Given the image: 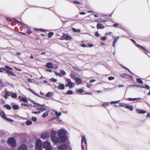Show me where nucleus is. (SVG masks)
<instances>
[{
  "mask_svg": "<svg viewBox=\"0 0 150 150\" xmlns=\"http://www.w3.org/2000/svg\"><path fill=\"white\" fill-rule=\"evenodd\" d=\"M57 134L60 143L64 142L68 139L66 131L64 129L62 128L59 130L57 132Z\"/></svg>",
  "mask_w": 150,
  "mask_h": 150,
  "instance_id": "nucleus-1",
  "label": "nucleus"
},
{
  "mask_svg": "<svg viewBox=\"0 0 150 150\" xmlns=\"http://www.w3.org/2000/svg\"><path fill=\"white\" fill-rule=\"evenodd\" d=\"M8 143L10 144L12 147H14L16 146V142L15 139L12 137H9L8 140Z\"/></svg>",
  "mask_w": 150,
  "mask_h": 150,
  "instance_id": "nucleus-2",
  "label": "nucleus"
},
{
  "mask_svg": "<svg viewBox=\"0 0 150 150\" xmlns=\"http://www.w3.org/2000/svg\"><path fill=\"white\" fill-rule=\"evenodd\" d=\"M57 148L59 150H65L67 149L68 146L67 144H64L60 145Z\"/></svg>",
  "mask_w": 150,
  "mask_h": 150,
  "instance_id": "nucleus-3",
  "label": "nucleus"
},
{
  "mask_svg": "<svg viewBox=\"0 0 150 150\" xmlns=\"http://www.w3.org/2000/svg\"><path fill=\"white\" fill-rule=\"evenodd\" d=\"M131 40L134 44L137 47L142 48L144 51H145L146 52H149V51L146 50L144 47L136 43V41L134 40H133L132 39H131Z\"/></svg>",
  "mask_w": 150,
  "mask_h": 150,
  "instance_id": "nucleus-4",
  "label": "nucleus"
},
{
  "mask_svg": "<svg viewBox=\"0 0 150 150\" xmlns=\"http://www.w3.org/2000/svg\"><path fill=\"white\" fill-rule=\"evenodd\" d=\"M42 147L43 148L49 149L52 148L50 143L47 142H44L43 143Z\"/></svg>",
  "mask_w": 150,
  "mask_h": 150,
  "instance_id": "nucleus-5",
  "label": "nucleus"
},
{
  "mask_svg": "<svg viewBox=\"0 0 150 150\" xmlns=\"http://www.w3.org/2000/svg\"><path fill=\"white\" fill-rule=\"evenodd\" d=\"M42 144L41 141L40 139L38 140L36 142L35 145V148L38 149L42 148Z\"/></svg>",
  "mask_w": 150,
  "mask_h": 150,
  "instance_id": "nucleus-6",
  "label": "nucleus"
},
{
  "mask_svg": "<svg viewBox=\"0 0 150 150\" xmlns=\"http://www.w3.org/2000/svg\"><path fill=\"white\" fill-rule=\"evenodd\" d=\"M5 68L1 67L0 69V72H3V71H6L7 69L9 70H12V68L8 66H5Z\"/></svg>",
  "mask_w": 150,
  "mask_h": 150,
  "instance_id": "nucleus-7",
  "label": "nucleus"
},
{
  "mask_svg": "<svg viewBox=\"0 0 150 150\" xmlns=\"http://www.w3.org/2000/svg\"><path fill=\"white\" fill-rule=\"evenodd\" d=\"M55 88H57L59 90H63L65 89V87L64 84L59 83V86L58 87L55 86Z\"/></svg>",
  "mask_w": 150,
  "mask_h": 150,
  "instance_id": "nucleus-8",
  "label": "nucleus"
},
{
  "mask_svg": "<svg viewBox=\"0 0 150 150\" xmlns=\"http://www.w3.org/2000/svg\"><path fill=\"white\" fill-rule=\"evenodd\" d=\"M59 139L57 136L51 137V139L52 141L54 144L57 143L59 142Z\"/></svg>",
  "mask_w": 150,
  "mask_h": 150,
  "instance_id": "nucleus-9",
  "label": "nucleus"
},
{
  "mask_svg": "<svg viewBox=\"0 0 150 150\" xmlns=\"http://www.w3.org/2000/svg\"><path fill=\"white\" fill-rule=\"evenodd\" d=\"M18 150H27V148L26 145L22 144L18 148Z\"/></svg>",
  "mask_w": 150,
  "mask_h": 150,
  "instance_id": "nucleus-10",
  "label": "nucleus"
},
{
  "mask_svg": "<svg viewBox=\"0 0 150 150\" xmlns=\"http://www.w3.org/2000/svg\"><path fill=\"white\" fill-rule=\"evenodd\" d=\"M74 80L76 81L77 85H79V84L82 83V80L77 77L74 78Z\"/></svg>",
  "mask_w": 150,
  "mask_h": 150,
  "instance_id": "nucleus-11",
  "label": "nucleus"
},
{
  "mask_svg": "<svg viewBox=\"0 0 150 150\" xmlns=\"http://www.w3.org/2000/svg\"><path fill=\"white\" fill-rule=\"evenodd\" d=\"M49 136L48 134L47 133H43L40 136L41 138L43 139H46Z\"/></svg>",
  "mask_w": 150,
  "mask_h": 150,
  "instance_id": "nucleus-12",
  "label": "nucleus"
},
{
  "mask_svg": "<svg viewBox=\"0 0 150 150\" xmlns=\"http://www.w3.org/2000/svg\"><path fill=\"white\" fill-rule=\"evenodd\" d=\"M9 70H9L8 69H7V70L6 71V73L9 75L16 76V74H14L13 72L10 71Z\"/></svg>",
  "mask_w": 150,
  "mask_h": 150,
  "instance_id": "nucleus-13",
  "label": "nucleus"
},
{
  "mask_svg": "<svg viewBox=\"0 0 150 150\" xmlns=\"http://www.w3.org/2000/svg\"><path fill=\"white\" fill-rule=\"evenodd\" d=\"M136 111H137V113L139 114H142L146 113V111L142 110H140L139 109H137L136 110Z\"/></svg>",
  "mask_w": 150,
  "mask_h": 150,
  "instance_id": "nucleus-14",
  "label": "nucleus"
},
{
  "mask_svg": "<svg viewBox=\"0 0 150 150\" xmlns=\"http://www.w3.org/2000/svg\"><path fill=\"white\" fill-rule=\"evenodd\" d=\"M68 85H69V87L70 88H73V85H75L74 83H73L71 81V80L70 79L68 80Z\"/></svg>",
  "mask_w": 150,
  "mask_h": 150,
  "instance_id": "nucleus-15",
  "label": "nucleus"
},
{
  "mask_svg": "<svg viewBox=\"0 0 150 150\" xmlns=\"http://www.w3.org/2000/svg\"><path fill=\"white\" fill-rule=\"evenodd\" d=\"M46 67L48 68H52L53 67V64L51 62H48L46 64Z\"/></svg>",
  "mask_w": 150,
  "mask_h": 150,
  "instance_id": "nucleus-16",
  "label": "nucleus"
},
{
  "mask_svg": "<svg viewBox=\"0 0 150 150\" xmlns=\"http://www.w3.org/2000/svg\"><path fill=\"white\" fill-rule=\"evenodd\" d=\"M57 132L56 131L52 130L51 132V137H54L56 136Z\"/></svg>",
  "mask_w": 150,
  "mask_h": 150,
  "instance_id": "nucleus-17",
  "label": "nucleus"
},
{
  "mask_svg": "<svg viewBox=\"0 0 150 150\" xmlns=\"http://www.w3.org/2000/svg\"><path fill=\"white\" fill-rule=\"evenodd\" d=\"M37 110H40L42 112H43L45 111H46L47 109L45 107L44 108H37Z\"/></svg>",
  "mask_w": 150,
  "mask_h": 150,
  "instance_id": "nucleus-18",
  "label": "nucleus"
},
{
  "mask_svg": "<svg viewBox=\"0 0 150 150\" xmlns=\"http://www.w3.org/2000/svg\"><path fill=\"white\" fill-rule=\"evenodd\" d=\"M54 93L52 92H50L47 93L45 95V96L47 97H51L53 96Z\"/></svg>",
  "mask_w": 150,
  "mask_h": 150,
  "instance_id": "nucleus-19",
  "label": "nucleus"
},
{
  "mask_svg": "<svg viewBox=\"0 0 150 150\" xmlns=\"http://www.w3.org/2000/svg\"><path fill=\"white\" fill-rule=\"evenodd\" d=\"M140 99H141L140 98H127V100L129 101H134L136 100Z\"/></svg>",
  "mask_w": 150,
  "mask_h": 150,
  "instance_id": "nucleus-20",
  "label": "nucleus"
},
{
  "mask_svg": "<svg viewBox=\"0 0 150 150\" xmlns=\"http://www.w3.org/2000/svg\"><path fill=\"white\" fill-rule=\"evenodd\" d=\"M125 108L129 109L131 111H132L133 110V107L132 106L129 105L127 104L126 105Z\"/></svg>",
  "mask_w": 150,
  "mask_h": 150,
  "instance_id": "nucleus-21",
  "label": "nucleus"
},
{
  "mask_svg": "<svg viewBox=\"0 0 150 150\" xmlns=\"http://www.w3.org/2000/svg\"><path fill=\"white\" fill-rule=\"evenodd\" d=\"M49 112V111L44 112L42 115V117H43V118H45L46 117H47L48 116Z\"/></svg>",
  "mask_w": 150,
  "mask_h": 150,
  "instance_id": "nucleus-22",
  "label": "nucleus"
},
{
  "mask_svg": "<svg viewBox=\"0 0 150 150\" xmlns=\"http://www.w3.org/2000/svg\"><path fill=\"white\" fill-rule=\"evenodd\" d=\"M0 115L4 119H5L6 117L5 116V114L4 112L3 111H1L0 112Z\"/></svg>",
  "mask_w": 150,
  "mask_h": 150,
  "instance_id": "nucleus-23",
  "label": "nucleus"
},
{
  "mask_svg": "<svg viewBox=\"0 0 150 150\" xmlns=\"http://www.w3.org/2000/svg\"><path fill=\"white\" fill-rule=\"evenodd\" d=\"M84 141L85 143L86 144H87V141L85 137L84 136L82 137V140H81V144H82L83 143V141Z\"/></svg>",
  "mask_w": 150,
  "mask_h": 150,
  "instance_id": "nucleus-24",
  "label": "nucleus"
},
{
  "mask_svg": "<svg viewBox=\"0 0 150 150\" xmlns=\"http://www.w3.org/2000/svg\"><path fill=\"white\" fill-rule=\"evenodd\" d=\"M72 39V38L70 36L68 35L66 36L65 38V39L67 40H71Z\"/></svg>",
  "mask_w": 150,
  "mask_h": 150,
  "instance_id": "nucleus-25",
  "label": "nucleus"
},
{
  "mask_svg": "<svg viewBox=\"0 0 150 150\" xmlns=\"http://www.w3.org/2000/svg\"><path fill=\"white\" fill-rule=\"evenodd\" d=\"M32 123V121L30 120H28L25 122V124L27 125H31Z\"/></svg>",
  "mask_w": 150,
  "mask_h": 150,
  "instance_id": "nucleus-26",
  "label": "nucleus"
},
{
  "mask_svg": "<svg viewBox=\"0 0 150 150\" xmlns=\"http://www.w3.org/2000/svg\"><path fill=\"white\" fill-rule=\"evenodd\" d=\"M137 82L140 84H143V81L139 78H136Z\"/></svg>",
  "mask_w": 150,
  "mask_h": 150,
  "instance_id": "nucleus-27",
  "label": "nucleus"
},
{
  "mask_svg": "<svg viewBox=\"0 0 150 150\" xmlns=\"http://www.w3.org/2000/svg\"><path fill=\"white\" fill-rule=\"evenodd\" d=\"M142 88H146L148 90H149L150 89V86L147 84H145L144 86H142Z\"/></svg>",
  "mask_w": 150,
  "mask_h": 150,
  "instance_id": "nucleus-28",
  "label": "nucleus"
},
{
  "mask_svg": "<svg viewBox=\"0 0 150 150\" xmlns=\"http://www.w3.org/2000/svg\"><path fill=\"white\" fill-rule=\"evenodd\" d=\"M12 108H13V109L14 110H16L18 109L19 108V106L18 105H13L12 106Z\"/></svg>",
  "mask_w": 150,
  "mask_h": 150,
  "instance_id": "nucleus-29",
  "label": "nucleus"
},
{
  "mask_svg": "<svg viewBox=\"0 0 150 150\" xmlns=\"http://www.w3.org/2000/svg\"><path fill=\"white\" fill-rule=\"evenodd\" d=\"M4 107L6 108V109L8 110H10L11 109V106L10 105L7 104H6L5 105H4Z\"/></svg>",
  "mask_w": 150,
  "mask_h": 150,
  "instance_id": "nucleus-30",
  "label": "nucleus"
},
{
  "mask_svg": "<svg viewBox=\"0 0 150 150\" xmlns=\"http://www.w3.org/2000/svg\"><path fill=\"white\" fill-rule=\"evenodd\" d=\"M96 21L99 22H107V21L106 20H104L100 18L99 19L98 21Z\"/></svg>",
  "mask_w": 150,
  "mask_h": 150,
  "instance_id": "nucleus-31",
  "label": "nucleus"
},
{
  "mask_svg": "<svg viewBox=\"0 0 150 150\" xmlns=\"http://www.w3.org/2000/svg\"><path fill=\"white\" fill-rule=\"evenodd\" d=\"M142 86H140V85H137V84H134V85H131L130 86H129V87H130V86L136 87H137L141 88H142Z\"/></svg>",
  "mask_w": 150,
  "mask_h": 150,
  "instance_id": "nucleus-32",
  "label": "nucleus"
},
{
  "mask_svg": "<svg viewBox=\"0 0 150 150\" xmlns=\"http://www.w3.org/2000/svg\"><path fill=\"white\" fill-rule=\"evenodd\" d=\"M55 115L57 117H59L62 115V113L61 112H58L57 111L55 112Z\"/></svg>",
  "mask_w": 150,
  "mask_h": 150,
  "instance_id": "nucleus-33",
  "label": "nucleus"
},
{
  "mask_svg": "<svg viewBox=\"0 0 150 150\" xmlns=\"http://www.w3.org/2000/svg\"><path fill=\"white\" fill-rule=\"evenodd\" d=\"M54 34V33L53 32H49L48 34V37L49 38H50Z\"/></svg>",
  "mask_w": 150,
  "mask_h": 150,
  "instance_id": "nucleus-34",
  "label": "nucleus"
},
{
  "mask_svg": "<svg viewBox=\"0 0 150 150\" xmlns=\"http://www.w3.org/2000/svg\"><path fill=\"white\" fill-rule=\"evenodd\" d=\"M13 20L16 22H17L18 23H20V24L22 25H24L26 26H27V25L23 23L20 21H19L17 20L16 19H13Z\"/></svg>",
  "mask_w": 150,
  "mask_h": 150,
  "instance_id": "nucleus-35",
  "label": "nucleus"
},
{
  "mask_svg": "<svg viewBox=\"0 0 150 150\" xmlns=\"http://www.w3.org/2000/svg\"><path fill=\"white\" fill-rule=\"evenodd\" d=\"M102 25L100 23H98L97 25V28L98 29H101Z\"/></svg>",
  "mask_w": 150,
  "mask_h": 150,
  "instance_id": "nucleus-36",
  "label": "nucleus"
},
{
  "mask_svg": "<svg viewBox=\"0 0 150 150\" xmlns=\"http://www.w3.org/2000/svg\"><path fill=\"white\" fill-rule=\"evenodd\" d=\"M73 93V92L71 90H69L66 93H65V94L68 95H71Z\"/></svg>",
  "mask_w": 150,
  "mask_h": 150,
  "instance_id": "nucleus-37",
  "label": "nucleus"
},
{
  "mask_svg": "<svg viewBox=\"0 0 150 150\" xmlns=\"http://www.w3.org/2000/svg\"><path fill=\"white\" fill-rule=\"evenodd\" d=\"M73 68L75 70H77L78 71H81V69L77 67H73Z\"/></svg>",
  "mask_w": 150,
  "mask_h": 150,
  "instance_id": "nucleus-38",
  "label": "nucleus"
},
{
  "mask_svg": "<svg viewBox=\"0 0 150 150\" xmlns=\"http://www.w3.org/2000/svg\"><path fill=\"white\" fill-rule=\"evenodd\" d=\"M30 92L32 93H33V94H34V95H35L36 96L38 97H40V98H41V96L38 95V94H37V93H36L35 92H34L32 90H31L30 91Z\"/></svg>",
  "mask_w": 150,
  "mask_h": 150,
  "instance_id": "nucleus-39",
  "label": "nucleus"
},
{
  "mask_svg": "<svg viewBox=\"0 0 150 150\" xmlns=\"http://www.w3.org/2000/svg\"><path fill=\"white\" fill-rule=\"evenodd\" d=\"M60 73L62 75L65 76L66 74V72L63 70H60Z\"/></svg>",
  "mask_w": 150,
  "mask_h": 150,
  "instance_id": "nucleus-40",
  "label": "nucleus"
},
{
  "mask_svg": "<svg viewBox=\"0 0 150 150\" xmlns=\"http://www.w3.org/2000/svg\"><path fill=\"white\" fill-rule=\"evenodd\" d=\"M32 121L34 122H36L37 120V119L36 117H32L31 118Z\"/></svg>",
  "mask_w": 150,
  "mask_h": 150,
  "instance_id": "nucleus-41",
  "label": "nucleus"
},
{
  "mask_svg": "<svg viewBox=\"0 0 150 150\" xmlns=\"http://www.w3.org/2000/svg\"><path fill=\"white\" fill-rule=\"evenodd\" d=\"M21 101H23L24 102H28V100L27 99L23 97L21 99Z\"/></svg>",
  "mask_w": 150,
  "mask_h": 150,
  "instance_id": "nucleus-42",
  "label": "nucleus"
},
{
  "mask_svg": "<svg viewBox=\"0 0 150 150\" xmlns=\"http://www.w3.org/2000/svg\"><path fill=\"white\" fill-rule=\"evenodd\" d=\"M37 105L40 107V108H44L46 107L45 105L44 104L41 105L39 103H38L37 104Z\"/></svg>",
  "mask_w": 150,
  "mask_h": 150,
  "instance_id": "nucleus-43",
  "label": "nucleus"
},
{
  "mask_svg": "<svg viewBox=\"0 0 150 150\" xmlns=\"http://www.w3.org/2000/svg\"><path fill=\"white\" fill-rule=\"evenodd\" d=\"M11 96L13 98H15L17 97V95L16 93H13L11 94Z\"/></svg>",
  "mask_w": 150,
  "mask_h": 150,
  "instance_id": "nucleus-44",
  "label": "nucleus"
},
{
  "mask_svg": "<svg viewBox=\"0 0 150 150\" xmlns=\"http://www.w3.org/2000/svg\"><path fill=\"white\" fill-rule=\"evenodd\" d=\"M5 119H6V120H8V121L10 122H13V120L9 119L8 118H7L6 117V118Z\"/></svg>",
  "mask_w": 150,
  "mask_h": 150,
  "instance_id": "nucleus-45",
  "label": "nucleus"
},
{
  "mask_svg": "<svg viewBox=\"0 0 150 150\" xmlns=\"http://www.w3.org/2000/svg\"><path fill=\"white\" fill-rule=\"evenodd\" d=\"M84 90L82 89H79L78 90V92L79 93H81L83 92Z\"/></svg>",
  "mask_w": 150,
  "mask_h": 150,
  "instance_id": "nucleus-46",
  "label": "nucleus"
},
{
  "mask_svg": "<svg viewBox=\"0 0 150 150\" xmlns=\"http://www.w3.org/2000/svg\"><path fill=\"white\" fill-rule=\"evenodd\" d=\"M50 80H51L52 81L55 82H56L57 81V79L53 78H52L51 79H50Z\"/></svg>",
  "mask_w": 150,
  "mask_h": 150,
  "instance_id": "nucleus-47",
  "label": "nucleus"
},
{
  "mask_svg": "<svg viewBox=\"0 0 150 150\" xmlns=\"http://www.w3.org/2000/svg\"><path fill=\"white\" fill-rule=\"evenodd\" d=\"M127 104H124L122 103H120V106L125 108L126 105Z\"/></svg>",
  "mask_w": 150,
  "mask_h": 150,
  "instance_id": "nucleus-48",
  "label": "nucleus"
},
{
  "mask_svg": "<svg viewBox=\"0 0 150 150\" xmlns=\"http://www.w3.org/2000/svg\"><path fill=\"white\" fill-rule=\"evenodd\" d=\"M106 37L105 36H103L101 38V40L103 41H105L106 39Z\"/></svg>",
  "mask_w": 150,
  "mask_h": 150,
  "instance_id": "nucleus-49",
  "label": "nucleus"
},
{
  "mask_svg": "<svg viewBox=\"0 0 150 150\" xmlns=\"http://www.w3.org/2000/svg\"><path fill=\"white\" fill-rule=\"evenodd\" d=\"M108 79L109 80L111 81V80H114L115 79V78L112 76H110L108 78Z\"/></svg>",
  "mask_w": 150,
  "mask_h": 150,
  "instance_id": "nucleus-50",
  "label": "nucleus"
},
{
  "mask_svg": "<svg viewBox=\"0 0 150 150\" xmlns=\"http://www.w3.org/2000/svg\"><path fill=\"white\" fill-rule=\"evenodd\" d=\"M41 112L40 111H34V112H33L32 113H34L35 114L38 115L39 113Z\"/></svg>",
  "mask_w": 150,
  "mask_h": 150,
  "instance_id": "nucleus-51",
  "label": "nucleus"
},
{
  "mask_svg": "<svg viewBox=\"0 0 150 150\" xmlns=\"http://www.w3.org/2000/svg\"><path fill=\"white\" fill-rule=\"evenodd\" d=\"M120 100H117V101H112L111 102H110V103L111 104H114V103H118L119 102H120Z\"/></svg>",
  "mask_w": 150,
  "mask_h": 150,
  "instance_id": "nucleus-52",
  "label": "nucleus"
},
{
  "mask_svg": "<svg viewBox=\"0 0 150 150\" xmlns=\"http://www.w3.org/2000/svg\"><path fill=\"white\" fill-rule=\"evenodd\" d=\"M123 67L125 68L126 70L128 71L132 74H133L131 71L127 68H126V67L123 66Z\"/></svg>",
  "mask_w": 150,
  "mask_h": 150,
  "instance_id": "nucleus-53",
  "label": "nucleus"
},
{
  "mask_svg": "<svg viewBox=\"0 0 150 150\" xmlns=\"http://www.w3.org/2000/svg\"><path fill=\"white\" fill-rule=\"evenodd\" d=\"M21 105L22 106L23 105V106H27V107H29V105H27V104L26 103H22L21 104Z\"/></svg>",
  "mask_w": 150,
  "mask_h": 150,
  "instance_id": "nucleus-54",
  "label": "nucleus"
},
{
  "mask_svg": "<svg viewBox=\"0 0 150 150\" xmlns=\"http://www.w3.org/2000/svg\"><path fill=\"white\" fill-rule=\"evenodd\" d=\"M95 35L96 37H98L100 35V34H99L98 31H96L95 32Z\"/></svg>",
  "mask_w": 150,
  "mask_h": 150,
  "instance_id": "nucleus-55",
  "label": "nucleus"
},
{
  "mask_svg": "<svg viewBox=\"0 0 150 150\" xmlns=\"http://www.w3.org/2000/svg\"><path fill=\"white\" fill-rule=\"evenodd\" d=\"M73 3L75 4H81V3L79 2L76 1H74L73 2Z\"/></svg>",
  "mask_w": 150,
  "mask_h": 150,
  "instance_id": "nucleus-56",
  "label": "nucleus"
},
{
  "mask_svg": "<svg viewBox=\"0 0 150 150\" xmlns=\"http://www.w3.org/2000/svg\"><path fill=\"white\" fill-rule=\"evenodd\" d=\"M128 76V74H127L124 73V74H123L121 76L122 77L125 78V77L124 76Z\"/></svg>",
  "mask_w": 150,
  "mask_h": 150,
  "instance_id": "nucleus-57",
  "label": "nucleus"
},
{
  "mask_svg": "<svg viewBox=\"0 0 150 150\" xmlns=\"http://www.w3.org/2000/svg\"><path fill=\"white\" fill-rule=\"evenodd\" d=\"M72 29V31L74 32V33L77 32V29H76L75 28H73Z\"/></svg>",
  "mask_w": 150,
  "mask_h": 150,
  "instance_id": "nucleus-58",
  "label": "nucleus"
},
{
  "mask_svg": "<svg viewBox=\"0 0 150 150\" xmlns=\"http://www.w3.org/2000/svg\"><path fill=\"white\" fill-rule=\"evenodd\" d=\"M81 45L82 47H87L86 45L85 44H81Z\"/></svg>",
  "mask_w": 150,
  "mask_h": 150,
  "instance_id": "nucleus-59",
  "label": "nucleus"
},
{
  "mask_svg": "<svg viewBox=\"0 0 150 150\" xmlns=\"http://www.w3.org/2000/svg\"><path fill=\"white\" fill-rule=\"evenodd\" d=\"M5 95L7 96H10V94L9 93H8L7 92H5Z\"/></svg>",
  "mask_w": 150,
  "mask_h": 150,
  "instance_id": "nucleus-60",
  "label": "nucleus"
},
{
  "mask_svg": "<svg viewBox=\"0 0 150 150\" xmlns=\"http://www.w3.org/2000/svg\"><path fill=\"white\" fill-rule=\"evenodd\" d=\"M27 32L28 34H31L32 33L31 31L30 30H27Z\"/></svg>",
  "mask_w": 150,
  "mask_h": 150,
  "instance_id": "nucleus-61",
  "label": "nucleus"
},
{
  "mask_svg": "<svg viewBox=\"0 0 150 150\" xmlns=\"http://www.w3.org/2000/svg\"><path fill=\"white\" fill-rule=\"evenodd\" d=\"M119 37H116L114 39V40L116 42L117 40L119 39Z\"/></svg>",
  "mask_w": 150,
  "mask_h": 150,
  "instance_id": "nucleus-62",
  "label": "nucleus"
},
{
  "mask_svg": "<svg viewBox=\"0 0 150 150\" xmlns=\"http://www.w3.org/2000/svg\"><path fill=\"white\" fill-rule=\"evenodd\" d=\"M27 81L28 82L30 83H32V80L31 79H27Z\"/></svg>",
  "mask_w": 150,
  "mask_h": 150,
  "instance_id": "nucleus-63",
  "label": "nucleus"
},
{
  "mask_svg": "<svg viewBox=\"0 0 150 150\" xmlns=\"http://www.w3.org/2000/svg\"><path fill=\"white\" fill-rule=\"evenodd\" d=\"M119 25V24L117 23H115L113 25V26L114 27H117Z\"/></svg>",
  "mask_w": 150,
  "mask_h": 150,
  "instance_id": "nucleus-64",
  "label": "nucleus"
}]
</instances>
